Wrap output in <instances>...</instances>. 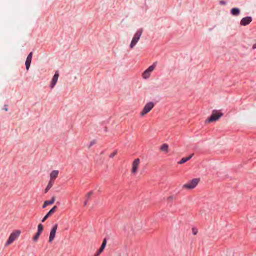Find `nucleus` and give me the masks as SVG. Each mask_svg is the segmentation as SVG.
<instances>
[{"instance_id": "nucleus-11", "label": "nucleus", "mask_w": 256, "mask_h": 256, "mask_svg": "<svg viewBox=\"0 0 256 256\" xmlns=\"http://www.w3.org/2000/svg\"><path fill=\"white\" fill-rule=\"evenodd\" d=\"M32 54H33V53L32 52H31L27 57L26 62V68L27 70H29L30 68V66Z\"/></svg>"}, {"instance_id": "nucleus-25", "label": "nucleus", "mask_w": 256, "mask_h": 256, "mask_svg": "<svg viewBox=\"0 0 256 256\" xmlns=\"http://www.w3.org/2000/svg\"><path fill=\"white\" fill-rule=\"evenodd\" d=\"M192 230H193V234L194 235H196L198 234V230L193 229Z\"/></svg>"}, {"instance_id": "nucleus-3", "label": "nucleus", "mask_w": 256, "mask_h": 256, "mask_svg": "<svg viewBox=\"0 0 256 256\" xmlns=\"http://www.w3.org/2000/svg\"><path fill=\"white\" fill-rule=\"evenodd\" d=\"M200 179L194 178L183 186L184 188L192 190L200 182Z\"/></svg>"}, {"instance_id": "nucleus-28", "label": "nucleus", "mask_w": 256, "mask_h": 256, "mask_svg": "<svg viewBox=\"0 0 256 256\" xmlns=\"http://www.w3.org/2000/svg\"><path fill=\"white\" fill-rule=\"evenodd\" d=\"M87 204H88V202H84V206H86V205Z\"/></svg>"}, {"instance_id": "nucleus-14", "label": "nucleus", "mask_w": 256, "mask_h": 256, "mask_svg": "<svg viewBox=\"0 0 256 256\" xmlns=\"http://www.w3.org/2000/svg\"><path fill=\"white\" fill-rule=\"evenodd\" d=\"M106 239H104L102 244L99 250L96 253L95 256H98L104 250L106 246Z\"/></svg>"}, {"instance_id": "nucleus-18", "label": "nucleus", "mask_w": 256, "mask_h": 256, "mask_svg": "<svg viewBox=\"0 0 256 256\" xmlns=\"http://www.w3.org/2000/svg\"><path fill=\"white\" fill-rule=\"evenodd\" d=\"M54 182L51 181V180L50 181L46 188V190H45L46 193H47L48 192V191L52 187V186H54Z\"/></svg>"}, {"instance_id": "nucleus-7", "label": "nucleus", "mask_w": 256, "mask_h": 256, "mask_svg": "<svg viewBox=\"0 0 256 256\" xmlns=\"http://www.w3.org/2000/svg\"><path fill=\"white\" fill-rule=\"evenodd\" d=\"M140 164V160L136 159L132 164V173L136 174L137 173Z\"/></svg>"}, {"instance_id": "nucleus-10", "label": "nucleus", "mask_w": 256, "mask_h": 256, "mask_svg": "<svg viewBox=\"0 0 256 256\" xmlns=\"http://www.w3.org/2000/svg\"><path fill=\"white\" fill-rule=\"evenodd\" d=\"M252 22V18L250 16H248L243 18L240 21V24L244 26H246Z\"/></svg>"}, {"instance_id": "nucleus-13", "label": "nucleus", "mask_w": 256, "mask_h": 256, "mask_svg": "<svg viewBox=\"0 0 256 256\" xmlns=\"http://www.w3.org/2000/svg\"><path fill=\"white\" fill-rule=\"evenodd\" d=\"M59 171L57 170H53L50 174V180L54 182V180L58 177Z\"/></svg>"}, {"instance_id": "nucleus-9", "label": "nucleus", "mask_w": 256, "mask_h": 256, "mask_svg": "<svg viewBox=\"0 0 256 256\" xmlns=\"http://www.w3.org/2000/svg\"><path fill=\"white\" fill-rule=\"evenodd\" d=\"M58 78H59L58 72H56L55 74L54 75V76L52 79V81L51 82L50 87L52 88H53L54 87V86L56 85V84L58 82Z\"/></svg>"}, {"instance_id": "nucleus-21", "label": "nucleus", "mask_w": 256, "mask_h": 256, "mask_svg": "<svg viewBox=\"0 0 256 256\" xmlns=\"http://www.w3.org/2000/svg\"><path fill=\"white\" fill-rule=\"evenodd\" d=\"M41 234L40 233H38L37 232V233L35 235V236L33 238V240L34 242H36L38 239L39 238H40V236Z\"/></svg>"}, {"instance_id": "nucleus-29", "label": "nucleus", "mask_w": 256, "mask_h": 256, "mask_svg": "<svg viewBox=\"0 0 256 256\" xmlns=\"http://www.w3.org/2000/svg\"><path fill=\"white\" fill-rule=\"evenodd\" d=\"M5 110H6V111H8V108H6Z\"/></svg>"}, {"instance_id": "nucleus-2", "label": "nucleus", "mask_w": 256, "mask_h": 256, "mask_svg": "<svg viewBox=\"0 0 256 256\" xmlns=\"http://www.w3.org/2000/svg\"><path fill=\"white\" fill-rule=\"evenodd\" d=\"M21 232L20 230H14L12 233L11 234L6 244V246H8L12 244L14 240L18 238Z\"/></svg>"}, {"instance_id": "nucleus-19", "label": "nucleus", "mask_w": 256, "mask_h": 256, "mask_svg": "<svg viewBox=\"0 0 256 256\" xmlns=\"http://www.w3.org/2000/svg\"><path fill=\"white\" fill-rule=\"evenodd\" d=\"M168 146L167 144H164L161 148V150L164 152H168Z\"/></svg>"}, {"instance_id": "nucleus-1", "label": "nucleus", "mask_w": 256, "mask_h": 256, "mask_svg": "<svg viewBox=\"0 0 256 256\" xmlns=\"http://www.w3.org/2000/svg\"><path fill=\"white\" fill-rule=\"evenodd\" d=\"M143 33V29H139L136 32L135 34L134 37L133 38L131 44H130V48L133 49L136 44L138 42L142 34Z\"/></svg>"}, {"instance_id": "nucleus-26", "label": "nucleus", "mask_w": 256, "mask_h": 256, "mask_svg": "<svg viewBox=\"0 0 256 256\" xmlns=\"http://www.w3.org/2000/svg\"><path fill=\"white\" fill-rule=\"evenodd\" d=\"M220 3L221 4H226V2H225L223 1V0L221 1V2H220Z\"/></svg>"}, {"instance_id": "nucleus-20", "label": "nucleus", "mask_w": 256, "mask_h": 256, "mask_svg": "<svg viewBox=\"0 0 256 256\" xmlns=\"http://www.w3.org/2000/svg\"><path fill=\"white\" fill-rule=\"evenodd\" d=\"M44 230V226L42 224H40L38 226V232L40 233V234Z\"/></svg>"}, {"instance_id": "nucleus-24", "label": "nucleus", "mask_w": 256, "mask_h": 256, "mask_svg": "<svg viewBox=\"0 0 256 256\" xmlns=\"http://www.w3.org/2000/svg\"><path fill=\"white\" fill-rule=\"evenodd\" d=\"M117 154V152H115L114 153L112 154L110 156V158H114Z\"/></svg>"}, {"instance_id": "nucleus-12", "label": "nucleus", "mask_w": 256, "mask_h": 256, "mask_svg": "<svg viewBox=\"0 0 256 256\" xmlns=\"http://www.w3.org/2000/svg\"><path fill=\"white\" fill-rule=\"evenodd\" d=\"M58 208V207L56 206H54L48 212V214L42 220V222H44L48 218V217L52 215L55 212L56 209Z\"/></svg>"}, {"instance_id": "nucleus-17", "label": "nucleus", "mask_w": 256, "mask_h": 256, "mask_svg": "<svg viewBox=\"0 0 256 256\" xmlns=\"http://www.w3.org/2000/svg\"><path fill=\"white\" fill-rule=\"evenodd\" d=\"M193 156H194V154H192L188 157L182 158L180 160V162H178V164H182L186 163V162H187L188 161L190 160L192 158Z\"/></svg>"}, {"instance_id": "nucleus-27", "label": "nucleus", "mask_w": 256, "mask_h": 256, "mask_svg": "<svg viewBox=\"0 0 256 256\" xmlns=\"http://www.w3.org/2000/svg\"><path fill=\"white\" fill-rule=\"evenodd\" d=\"M252 48H253V49H256V44H254L253 45Z\"/></svg>"}, {"instance_id": "nucleus-15", "label": "nucleus", "mask_w": 256, "mask_h": 256, "mask_svg": "<svg viewBox=\"0 0 256 256\" xmlns=\"http://www.w3.org/2000/svg\"><path fill=\"white\" fill-rule=\"evenodd\" d=\"M240 10L238 8H234L231 10V14L234 16H238L240 15Z\"/></svg>"}, {"instance_id": "nucleus-4", "label": "nucleus", "mask_w": 256, "mask_h": 256, "mask_svg": "<svg viewBox=\"0 0 256 256\" xmlns=\"http://www.w3.org/2000/svg\"><path fill=\"white\" fill-rule=\"evenodd\" d=\"M156 66V62L154 63L152 66H150L143 72L142 78L145 80L148 79L150 77L152 72L155 70Z\"/></svg>"}, {"instance_id": "nucleus-8", "label": "nucleus", "mask_w": 256, "mask_h": 256, "mask_svg": "<svg viewBox=\"0 0 256 256\" xmlns=\"http://www.w3.org/2000/svg\"><path fill=\"white\" fill-rule=\"evenodd\" d=\"M58 224H56L52 228L51 230L50 238H49V242H52L54 240L56 236V234L58 230Z\"/></svg>"}, {"instance_id": "nucleus-23", "label": "nucleus", "mask_w": 256, "mask_h": 256, "mask_svg": "<svg viewBox=\"0 0 256 256\" xmlns=\"http://www.w3.org/2000/svg\"><path fill=\"white\" fill-rule=\"evenodd\" d=\"M96 143V141L95 140H92V142H90V146H92L94 144H95Z\"/></svg>"}, {"instance_id": "nucleus-5", "label": "nucleus", "mask_w": 256, "mask_h": 256, "mask_svg": "<svg viewBox=\"0 0 256 256\" xmlns=\"http://www.w3.org/2000/svg\"><path fill=\"white\" fill-rule=\"evenodd\" d=\"M223 116V114L217 110H214L210 118L208 120L209 122L218 120Z\"/></svg>"}, {"instance_id": "nucleus-16", "label": "nucleus", "mask_w": 256, "mask_h": 256, "mask_svg": "<svg viewBox=\"0 0 256 256\" xmlns=\"http://www.w3.org/2000/svg\"><path fill=\"white\" fill-rule=\"evenodd\" d=\"M56 198L53 197L50 201H46L44 204L43 208H46L48 206L52 204L55 202Z\"/></svg>"}, {"instance_id": "nucleus-22", "label": "nucleus", "mask_w": 256, "mask_h": 256, "mask_svg": "<svg viewBox=\"0 0 256 256\" xmlns=\"http://www.w3.org/2000/svg\"><path fill=\"white\" fill-rule=\"evenodd\" d=\"M92 194L93 192H88L86 195V197L88 198H90L92 195Z\"/></svg>"}, {"instance_id": "nucleus-6", "label": "nucleus", "mask_w": 256, "mask_h": 256, "mask_svg": "<svg viewBox=\"0 0 256 256\" xmlns=\"http://www.w3.org/2000/svg\"><path fill=\"white\" fill-rule=\"evenodd\" d=\"M154 104L152 102H150L148 103L144 107L143 110L140 113V115L142 116H144L146 114L150 112L152 109L154 108Z\"/></svg>"}]
</instances>
